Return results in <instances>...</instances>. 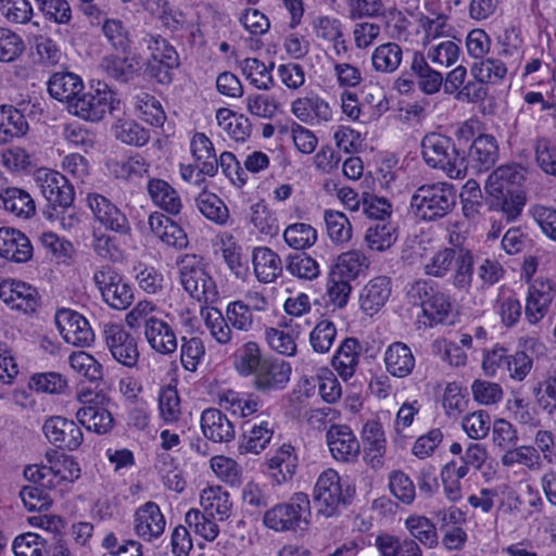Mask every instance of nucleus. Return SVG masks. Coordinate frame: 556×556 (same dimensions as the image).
Listing matches in <instances>:
<instances>
[{
  "label": "nucleus",
  "mask_w": 556,
  "mask_h": 556,
  "mask_svg": "<svg viewBox=\"0 0 556 556\" xmlns=\"http://www.w3.org/2000/svg\"><path fill=\"white\" fill-rule=\"evenodd\" d=\"M475 136L467 125L458 128L455 139L439 132L427 134L421 140V154L428 166L445 172L450 177H462L464 146Z\"/></svg>",
  "instance_id": "f257e3e1"
},
{
  "label": "nucleus",
  "mask_w": 556,
  "mask_h": 556,
  "mask_svg": "<svg viewBox=\"0 0 556 556\" xmlns=\"http://www.w3.org/2000/svg\"><path fill=\"white\" fill-rule=\"evenodd\" d=\"M456 203L457 191L448 182L424 184L410 198L412 212L426 222H434L447 216L453 212Z\"/></svg>",
  "instance_id": "f03ea898"
},
{
  "label": "nucleus",
  "mask_w": 556,
  "mask_h": 556,
  "mask_svg": "<svg viewBox=\"0 0 556 556\" xmlns=\"http://www.w3.org/2000/svg\"><path fill=\"white\" fill-rule=\"evenodd\" d=\"M311 502L308 495L303 492L294 493L289 502L276 504L267 509L263 516L266 528L276 532L307 531L311 523Z\"/></svg>",
  "instance_id": "7ed1b4c3"
},
{
  "label": "nucleus",
  "mask_w": 556,
  "mask_h": 556,
  "mask_svg": "<svg viewBox=\"0 0 556 556\" xmlns=\"http://www.w3.org/2000/svg\"><path fill=\"white\" fill-rule=\"evenodd\" d=\"M354 495L353 485L343 481L336 470L327 469L315 483L313 502L317 514L329 518L339 515L342 507L351 504Z\"/></svg>",
  "instance_id": "20e7f679"
},
{
  "label": "nucleus",
  "mask_w": 556,
  "mask_h": 556,
  "mask_svg": "<svg viewBox=\"0 0 556 556\" xmlns=\"http://www.w3.org/2000/svg\"><path fill=\"white\" fill-rule=\"evenodd\" d=\"M67 111L85 121L98 122L106 112L118 117L123 109L121 99L108 84L98 81L89 91H80L75 101L67 106Z\"/></svg>",
  "instance_id": "39448f33"
},
{
  "label": "nucleus",
  "mask_w": 556,
  "mask_h": 556,
  "mask_svg": "<svg viewBox=\"0 0 556 556\" xmlns=\"http://www.w3.org/2000/svg\"><path fill=\"white\" fill-rule=\"evenodd\" d=\"M143 41L150 51L144 73L155 83L169 86L174 81L175 70L180 66L176 48L161 35L148 34Z\"/></svg>",
  "instance_id": "423d86ee"
},
{
  "label": "nucleus",
  "mask_w": 556,
  "mask_h": 556,
  "mask_svg": "<svg viewBox=\"0 0 556 556\" xmlns=\"http://www.w3.org/2000/svg\"><path fill=\"white\" fill-rule=\"evenodd\" d=\"M180 283L191 298L200 303H214L218 291L213 278L206 273L202 257L185 254L177 260Z\"/></svg>",
  "instance_id": "0eeeda50"
},
{
  "label": "nucleus",
  "mask_w": 556,
  "mask_h": 556,
  "mask_svg": "<svg viewBox=\"0 0 556 556\" xmlns=\"http://www.w3.org/2000/svg\"><path fill=\"white\" fill-rule=\"evenodd\" d=\"M47 465H28L24 469V477L31 483L42 486L56 488L63 481L74 482L80 477V467L73 456L62 455L52 458L47 453Z\"/></svg>",
  "instance_id": "6e6552de"
},
{
  "label": "nucleus",
  "mask_w": 556,
  "mask_h": 556,
  "mask_svg": "<svg viewBox=\"0 0 556 556\" xmlns=\"http://www.w3.org/2000/svg\"><path fill=\"white\" fill-rule=\"evenodd\" d=\"M93 282L101 292L103 301L114 309H126L134 301L131 287L110 265L98 268Z\"/></svg>",
  "instance_id": "1a4fd4ad"
},
{
  "label": "nucleus",
  "mask_w": 556,
  "mask_h": 556,
  "mask_svg": "<svg viewBox=\"0 0 556 556\" xmlns=\"http://www.w3.org/2000/svg\"><path fill=\"white\" fill-rule=\"evenodd\" d=\"M464 162L462 177L468 169L473 173L488 172L494 166L498 157V146L494 136L482 134L471 138L467 146H464Z\"/></svg>",
  "instance_id": "9d476101"
},
{
  "label": "nucleus",
  "mask_w": 556,
  "mask_h": 556,
  "mask_svg": "<svg viewBox=\"0 0 556 556\" xmlns=\"http://www.w3.org/2000/svg\"><path fill=\"white\" fill-rule=\"evenodd\" d=\"M78 400L84 404L76 413L78 422L89 431L98 434H104L112 430L114 418L108 408L103 406L106 400L103 394H94L91 391H85L78 394Z\"/></svg>",
  "instance_id": "9b49d317"
},
{
  "label": "nucleus",
  "mask_w": 556,
  "mask_h": 556,
  "mask_svg": "<svg viewBox=\"0 0 556 556\" xmlns=\"http://www.w3.org/2000/svg\"><path fill=\"white\" fill-rule=\"evenodd\" d=\"M291 374L292 366L289 362L267 356L252 376V384L257 392L269 395L285 390L290 381Z\"/></svg>",
  "instance_id": "f8f14e48"
},
{
  "label": "nucleus",
  "mask_w": 556,
  "mask_h": 556,
  "mask_svg": "<svg viewBox=\"0 0 556 556\" xmlns=\"http://www.w3.org/2000/svg\"><path fill=\"white\" fill-rule=\"evenodd\" d=\"M37 182H39L41 193L56 212V206L65 210L70 208L74 202L75 191L68 179L56 170L41 169L37 173Z\"/></svg>",
  "instance_id": "ddd939ff"
},
{
  "label": "nucleus",
  "mask_w": 556,
  "mask_h": 556,
  "mask_svg": "<svg viewBox=\"0 0 556 556\" xmlns=\"http://www.w3.org/2000/svg\"><path fill=\"white\" fill-rule=\"evenodd\" d=\"M104 338L112 357L117 363L128 368L137 365L140 355L137 340L122 325H105Z\"/></svg>",
  "instance_id": "4468645a"
},
{
  "label": "nucleus",
  "mask_w": 556,
  "mask_h": 556,
  "mask_svg": "<svg viewBox=\"0 0 556 556\" xmlns=\"http://www.w3.org/2000/svg\"><path fill=\"white\" fill-rule=\"evenodd\" d=\"M42 431L48 441L60 450L75 451L84 440L80 427L63 416H51L42 425Z\"/></svg>",
  "instance_id": "2eb2a0df"
},
{
  "label": "nucleus",
  "mask_w": 556,
  "mask_h": 556,
  "mask_svg": "<svg viewBox=\"0 0 556 556\" xmlns=\"http://www.w3.org/2000/svg\"><path fill=\"white\" fill-rule=\"evenodd\" d=\"M89 206L97 220L108 230L119 235H130L131 227L125 213L108 198L94 194L89 198Z\"/></svg>",
  "instance_id": "dca6fc26"
},
{
  "label": "nucleus",
  "mask_w": 556,
  "mask_h": 556,
  "mask_svg": "<svg viewBox=\"0 0 556 556\" xmlns=\"http://www.w3.org/2000/svg\"><path fill=\"white\" fill-rule=\"evenodd\" d=\"M326 441L337 460L353 462L359 454V442L348 425H331Z\"/></svg>",
  "instance_id": "f3484780"
},
{
  "label": "nucleus",
  "mask_w": 556,
  "mask_h": 556,
  "mask_svg": "<svg viewBox=\"0 0 556 556\" xmlns=\"http://www.w3.org/2000/svg\"><path fill=\"white\" fill-rule=\"evenodd\" d=\"M525 179V168L522 166L518 164L503 165L490 174L484 189L488 194L505 193L507 195L525 192L521 189Z\"/></svg>",
  "instance_id": "a211bd4d"
},
{
  "label": "nucleus",
  "mask_w": 556,
  "mask_h": 556,
  "mask_svg": "<svg viewBox=\"0 0 556 556\" xmlns=\"http://www.w3.org/2000/svg\"><path fill=\"white\" fill-rule=\"evenodd\" d=\"M554 299L549 280H534L528 288L525 317L530 324H538L546 315Z\"/></svg>",
  "instance_id": "6ab92c4d"
},
{
  "label": "nucleus",
  "mask_w": 556,
  "mask_h": 556,
  "mask_svg": "<svg viewBox=\"0 0 556 556\" xmlns=\"http://www.w3.org/2000/svg\"><path fill=\"white\" fill-rule=\"evenodd\" d=\"M30 240L22 231L10 228H0V256L14 263H26L33 257Z\"/></svg>",
  "instance_id": "aec40b11"
},
{
  "label": "nucleus",
  "mask_w": 556,
  "mask_h": 556,
  "mask_svg": "<svg viewBox=\"0 0 556 556\" xmlns=\"http://www.w3.org/2000/svg\"><path fill=\"white\" fill-rule=\"evenodd\" d=\"M0 299L12 308L25 313L34 312L38 305V293L31 286L22 281H3L0 283Z\"/></svg>",
  "instance_id": "412c9836"
},
{
  "label": "nucleus",
  "mask_w": 556,
  "mask_h": 556,
  "mask_svg": "<svg viewBox=\"0 0 556 556\" xmlns=\"http://www.w3.org/2000/svg\"><path fill=\"white\" fill-rule=\"evenodd\" d=\"M165 525V518L154 502H147L135 513V531L148 541L159 538L164 532Z\"/></svg>",
  "instance_id": "4be33fe9"
},
{
  "label": "nucleus",
  "mask_w": 556,
  "mask_h": 556,
  "mask_svg": "<svg viewBox=\"0 0 556 556\" xmlns=\"http://www.w3.org/2000/svg\"><path fill=\"white\" fill-rule=\"evenodd\" d=\"M200 422L204 437L214 443L229 442L235 438L233 425L217 408L204 409Z\"/></svg>",
  "instance_id": "5701e85b"
},
{
  "label": "nucleus",
  "mask_w": 556,
  "mask_h": 556,
  "mask_svg": "<svg viewBox=\"0 0 556 556\" xmlns=\"http://www.w3.org/2000/svg\"><path fill=\"white\" fill-rule=\"evenodd\" d=\"M47 86L50 97L66 103V108L75 101L79 92L85 88L83 79L71 72H56L52 74Z\"/></svg>",
  "instance_id": "b1692460"
},
{
  "label": "nucleus",
  "mask_w": 556,
  "mask_h": 556,
  "mask_svg": "<svg viewBox=\"0 0 556 556\" xmlns=\"http://www.w3.org/2000/svg\"><path fill=\"white\" fill-rule=\"evenodd\" d=\"M149 225L154 235L167 245L176 249L188 247V237L186 231L170 217L160 212H154L149 216Z\"/></svg>",
  "instance_id": "393cba45"
},
{
  "label": "nucleus",
  "mask_w": 556,
  "mask_h": 556,
  "mask_svg": "<svg viewBox=\"0 0 556 556\" xmlns=\"http://www.w3.org/2000/svg\"><path fill=\"white\" fill-rule=\"evenodd\" d=\"M146 338L150 346L161 354H172L177 350V338L173 328L162 319L150 316L146 319Z\"/></svg>",
  "instance_id": "a878e982"
},
{
  "label": "nucleus",
  "mask_w": 556,
  "mask_h": 556,
  "mask_svg": "<svg viewBox=\"0 0 556 556\" xmlns=\"http://www.w3.org/2000/svg\"><path fill=\"white\" fill-rule=\"evenodd\" d=\"M391 295V279L387 276L372 278L359 295L361 308L372 316L384 306Z\"/></svg>",
  "instance_id": "bb28decb"
},
{
  "label": "nucleus",
  "mask_w": 556,
  "mask_h": 556,
  "mask_svg": "<svg viewBox=\"0 0 556 556\" xmlns=\"http://www.w3.org/2000/svg\"><path fill=\"white\" fill-rule=\"evenodd\" d=\"M362 346L354 337L345 338L332 357V366L344 380L352 378L359 363Z\"/></svg>",
  "instance_id": "cd10ccee"
},
{
  "label": "nucleus",
  "mask_w": 556,
  "mask_h": 556,
  "mask_svg": "<svg viewBox=\"0 0 556 556\" xmlns=\"http://www.w3.org/2000/svg\"><path fill=\"white\" fill-rule=\"evenodd\" d=\"M252 264L257 280L264 283L275 281L282 273L280 256L266 247L254 248Z\"/></svg>",
  "instance_id": "c85d7f7f"
},
{
  "label": "nucleus",
  "mask_w": 556,
  "mask_h": 556,
  "mask_svg": "<svg viewBox=\"0 0 556 556\" xmlns=\"http://www.w3.org/2000/svg\"><path fill=\"white\" fill-rule=\"evenodd\" d=\"M387 371L397 378H405L415 367V357L410 348L400 341L391 343L384 353Z\"/></svg>",
  "instance_id": "c756f323"
},
{
  "label": "nucleus",
  "mask_w": 556,
  "mask_h": 556,
  "mask_svg": "<svg viewBox=\"0 0 556 556\" xmlns=\"http://www.w3.org/2000/svg\"><path fill=\"white\" fill-rule=\"evenodd\" d=\"M147 190L152 202L166 213L177 215L181 211L180 195L166 180L151 178L148 181Z\"/></svg>",
  "instance_id": "7c9ffc66"
},
{
  "label": "nucleus",
  "mask_w": 556,
  "mask_h": 556,
  "mask_svg": "<svg viewBox=\"0 0 556 556\" xmlns=\"http://www.w3.org/2000/svg\"><path fill=\"white\" fill-rule=\"evenodd\" d=\"M28 131L25 115L13 105H0V144L20 138Z\"/></svg>",
  "instance_id": "2f4dec72"
},
{
  "label": "nucleus",
  "mask_w": 556,
  "mask_h": 556,
  "mask_svg": "<svg viewBox=\"0 0 556 556\" xmlns=\"http://www.w3.org/2000/svg\"><path fill=\"white\" fill-rule=\"evenodd\" d=\"M410 70L416 75L418 86L424 93H437L443 86L442 74L431 68L427 63L425 55L419 51H415L413 54Z\"/></svg>",
  "instance_id": "473e14b6"
},
{
  "label": "nucleus",
  "mask_w": 556,
  "mask_h": 556,
  "mask_svg": "<svg viewBox=\"0 0 556 556\" xmlns=\"http://www.w3.org/2000/svg\"><path fill=\"white\" fill-rule=\"evenodd\" d=\"M268 467L273 470V478L278 484L292 479L298 467V456L294 447L290 444H282L275 455L268 459Z\"/></svg>",
  "instance_id": "72a5a7b5"
},
{
  "label": "nucleus",
  "mask_w": 556,
  "mask_h": 556,
  "mask_svg": "<svg viewBox=\"0 0 556 556\" xmlns=\"http://www.w3.org/2000/svg\"><path fill=\"white\" fill-rule=\"evenodd\" d=\"M1 205L5 211L17 217L29 218L36 212L33 198L28 192L15 187H9L0 192Z\"/></svg>",
  "instance_id": "f704fd0d"
},
{
  "label": "nucleus",
  "mask_w": 556,
  "mask_h": 556,
  "mask_svg": "<svg viewBox=\"0 0 556 556\" xmlns=\"http://www.w3.org/2000/svg\"><path fill=\"white\" fill-rule=\"evenodd\" d=\"M200 502L204 513L211 518L218 516L219 520H226L230 516L232 503L229 500V493L222 486L204 489Z\"/></svg>",
  "instance_id": "c9c22d12"
},
{
  "label": "nucleus",
  "mask_w": 556,
  "mask_h": 556,
  "mask_svg": "<svg viewBox=\"0 0 556 556\" xmlns=\"http://www.w3.org/2000/svg\"><path fill=\"white\" fill-rule=\"evenodd\" d=\"M102 34L111 48L122 55H129L132 40L128 27L118 18L104 20Z\"/></svg>",
  "instance_id": "e433bc0d"
},
{
  "label": "nucleus",
  "mask_w": 556,
  "mask_h": 556,
  "mask_svg": "<svg viewBox=\"0 0 556 556\" xmlns=\"http://www.w3.org/2000/svg\"><path fill=\"white\" fill-rule=\"evenodd\" d=\"M266 357L256 342L249 341L233 353V367L240 376H253Z\"/></svg>",
  "instance_id": "4c0bfd02"
},
{
  "label": "nucleus",
  "mask_w": 556,
  "mask_h": 556,
  "mask_svg": "<svg viewBox=\"0 0 556 556\" xmlns=\"http://www.w3.org/2000/svg\"><path fill=\"white\" fill-rule=\"evenodd\" d=\"M364 266H367L366 256L359 251L352 250L338 256L329 274L333 275V278L351 282L358 277Z\"/></svg>",
  "instance_id": "58836bf2"
},
{
  "label": "nucleus",
  "mask_w": 556,
  "mask_h": 556,
  "mask_svg": "<svg viewBox=\"0 0 556 556\" xmlns=\"http://www.w3.org/2000/svg\"><path fill=\"white\" fill-rule=\"evenodd\" d=\"M271 437L273 430L269 429L267 421H262L260 425L254 424L244 430L238 445L239 453L258 454L266 447Z\"/></svg>",
  "instance_id": "ea45409f"
},
{
  "label": "nucleus",
  "mask_w": 556,
  "mask_h": 556,
  "mask_svg": "<svg viewBox=\"0 0 556 556\" xmlns=\"http://www.w3.org/2000/svg\"><path fill=\"white\" fill-rule=\"evenodd\" d=\"M397 240L396 227L387 220L376 222L368 227L365 241L370 250L384 251Z\"/></svg>",
  "instance_id": "a19ab883"
},
{
  "label": "nucleus",
  "mask_w": 556,
  "mask_h": 556,
  "mask_svg": "<svg viewBox=\"0 0 556 556\" xmlns=\"http://www.w3.org/2000/svg\"><path fill=\"white\" fill-rule=\"evenodd\" d=\"M195 204L199 211L215 224L224 225L229 218L228 207L223 200L205 189L197 197Z\"/></svg>",
  "instance_id": "79ce46f5"
},
{
  "label": "nucleus",
  "mask_w": 556,
  "mask_h": 556,
  "mask_svg": "<svg viewBox=\"0 0 556 556\" xmlns=\"http://www.w3.org/2000/svg\"><path fill=\"white\" fill-rule=\"evenodd\" d=\"M113 126L112 130L117 140L134 146L143 147L150 140V132L134 119H121Z\"/></svg>",
  "instance_id": "37998d69"
},
{
  "label": "nucleus",
  "mask_w": 556,
  "mask_h": 556,
  "mask_svg": "<svg viewBox=\"0 0 556 556\" xmlns=\"http://www.w3.org/2000/svg\"><path fill=\"white\" fill-rule=\"evenodd\" d=\"M242 73L247 76L250 83L260 90H268L274 87V78L271 70L274 62L266 66L264 62L255 58H247L242 61Z\"/></svg>",
  "instance_id": "c03bdc74"
},
{
  "label": "nucleus",
  "mask_w": 556,
  "mask_h": 556,
  "mask_svg": "<svg viewBox=\"0 0 556 556\" xmlns=\"http://www.w3.org/2000/svg\"><path fill=\"white\" fill-rule=\"evenodd\" d=\"M327 233L336 244L346 243L351 240L353 228L346 215L339 211L326 210L324 212Z\"/></svg>",
  "instance_id": "a18cd8bd"
},
{
  "label": "nucleus",
  "mask_w": 556,
  "mask_h": 556,
  "mask_svg": "<svg viewBox=\"0 0 556 556\" xmlns=\"http://www.w3.org/2000/svg\"><path fill=\"white\" fill-rule=\"evenodd\" d=\"M135 109L140 117L154 127L163 126L166 114L161 102L152 94L141 91L135 97Z\"/></svg>",
  "instance_id": "49530a36"
},
{
  "label": "nucleus",
  "mask_w": 556,
  "mask_h": 556,
  "mask_svg": "<svg viewBox=\"0 0 556 556\" xmlns=\"http://www.w3.org/2000/svg\"><path fill=\"white\" fill-rule=\"evenodd\" d=\"M402 56V48L395 42H388L375 49L371 55V63L377 72L392 73L397 70Z\"/></svg>",
  "instance_id": "de8ad7c7"
},
{
  "label": "nucleus",
  "mask_w": 556,
  "mask_h": 556,
  "mask_svg": "<svg viewBox=\"0 0 556 556\" xmlns=\"http://www.w3.org/2000/svg\"><path fill=\"white\" fill-rule=\"evenodd\" d=\"M405 527L409 534L422 545L433 548L439 543V536L434 523L424 516H409L405 520Z\"/></svg>",
  "instance_id": "09e8293b"
},
{
  "label": "nucleus",
  "mask_w": 556,
  "mask_h": 556,
  "mask_svg": "<svg viewBox=\"0 0 556 556\" xmlns=\"http://www.w3.org/2000/svg\"><path fill=\"white\" fill-rule=\"evenodd\" d=\"M507 73L505 64L497 59L488 58L475 62L470 68V74L479 83L496 84L502 80Z\"/></svg>",
  "instance_id": "8fccbe9b"
},
{
  "label": "nucleus",
  "mask_w": 556,
  "mask_h": 556,
  "mask_svg": "<svg viewBox=\"0 0 556 556\" xmlns=\"http://www.w3.org/2000/svg\"><path fill=\"white\" fill-rule=\"evenodd\" d=\"M489 195L492 198L490 203L491 207L502 211L507 222L515 220L521 214L527 201L525 192L507 195L505 193Z\"/></svg>",
  "instance_id": "3c124183"
},
{
  "label": "nucleus",
  "mask_w": 556,
  "mask_h": 556,
  "mask_svg": "<svg viewBox=\"0 0 556 556\" xmlns=\"http://www.w3.org/2000/svg\"><path fill=\"white\" fill-rule=\"evenodd\" d=\"M473 255L470 250L458 249L456 261L454 262L455 273L451 277L453 286L459 290L468 289L473 276Z\"/></svg>",
  "instance_id": "603ef678"
},
{
  "label": "nucleus",
  "mask_w": 556,
  "mask_h": 556,
  "mask_svg": "<svg viewBox=\"0 0 556 556\" xmlns=\"http://www.w3.org/2000/svg\"><path fill=\"white\" fill-rule=\"evenodd\" d=\"M283 239L289 247L295 250H304L316 242L317 231L308 224L295 223L286 228Z\"/></svg>",
  "instance_id": "864d4df0"
},
{
  "label": "nucleus",
  "mask_w": 556,
  "mask_h": 556,
  "mask_svg": "<svg viewBox=\"0 0 556 556\" xmlns=\"http://www.w3.org/2000/svg\"><path fill=\"white\" fill-rule=\"evenodd\" d=\"M452 308L453 304L450 295L438 290L434 295H432L430 302L425 305L422 313L424 316L429 319L430 325L451 324L452 321L448 320V318L452 313Z\"/></svg>",
  "instance_id": "5fc2aeb1"
},
{
  "label": "nucleus",
  "mask_w": 556,
  "mask_h": 556,
  "mask_svg": "<svg viewBox=\"0 0 556 556\" xmlns=\"http://www.w3.org/2000/svg\"><path fill=\"white\" fill-rule=\"evenodd\" d=\"M47 543L48 539L26 532L14 539L12 549L15 556H47Z\"/></svg>",
  "instance_id": "6e6d98bb"
},
{
  "label": "nucleus",
  "mask_w": 556,
  "mask_h": 556,
  "mask_svg": "<svg viewBox=\"0 0 556 556\" xmlns=\"http://www.w3.org/2000/svg\"><path fill=\"white\" fill-rule=\"evenodd\" d=\"M49 490H52V488L33 483L31 485H25L21 489L20 497L29 511L48 510L52 505V500L48 492Z\"/></svg>",
  "instance_id": "4d7b16f0"
},
{
  "label": "nucleus",
  "mask_w": 556,
  "mask_h": 556,
  "mask_svg": "<svg viewBox=\"0 0 556 556\" xmlns=\"http://www.w3.org/2000/svg\"><path fill=\"white\" fill-rule=\"evenodd\" d=\"M100 66L109 77L119 83H127L134 76V65L129 62L128 55H105L102 58Z\"/></svg>",
  "instance_id": "13d9d810"
},
{
  "label": "nucleus",
  "mask_w": 556,
  "mask_h": 556,
  "mask_svg": "<svg viewBox=\"0 0 556 556\" xmlns=\"http://www.w3.org/2000/svg\"><path fill=\"white\" fill-rule=\"evenodd\" d=\"M45 18L58 25H68L72 21V8L67 0H36Z\"/></svg>",
  "instance_id": "bf43d9fd"
},
{
  "label": "nucleus",
  "mask_w": 556,
  "mask_h": 556,
  "mask_svg": "<svg viewBox=\"0 0 556 556\" xmlns=\"http://www.w3.org/2000/svg\"><path fill=\"white\" fill-rule=\"evenodd\" d=\"M337 336V328L330 320H320L309 333V343L316 353L329 352Z\"/></svg>",
  "instance_id": "052dcab7"
},
{
  "label": "nucleus",
  "mask_w": 556,
  "mask_h": 556,
  "mask_svg": "<svg viewBox=\"0 0 556 556\" xmlns=\"http://www.w3.org/2000/svg\"><path fill=\"white\" fill-rule=\"evenodd\" d=\"M29 388L37 392L61 394L65 392L67 381L55 371L35 374L30 378Z\"/></svg>",
  "instance_id": "680f3d73"
},
{
  "label": "nucleus",
  "mask_w": 556,
  "mask_h": 556,
  "mask_svg": "<svg viewBox=\"0 0 556 556\" xmlns=\"http://www.w3.org/2000/svg\"><path fill=\"white\" fill-rule=\"evenodd\" d=\"M287 270L299 278L312 280L319 274L317 262L306 253H295L287 258Z\"/></svg>",
  "instance_id": "e2e57ef3"
},
{
  "label": "nucleus",
  "mask_w": 556,
  "mask_h": 556,
  "mask_svg": "<svg viewBox=\"0 0 556 556\" xmlns=\"http://www.w3.org/2000/svg\"><path fill=\"white\" fill-rule=\"evenodd\" d=\"M0 13L10 23L26 24L33 16L28 0H0Z\"/></svg>",
  "instance_id": "0e129e2a"
},
{
  "label": "nucleus",
  "mask_w": 556,
  "mask_h": 556,
  "mask_svg": "<svg viewBox=\"0 0 556 556\" xmlns=\"http://www.w3.org/2000/svg\"><path fill=\"white\" fill-rule=\"evenodd\" d=\"M458 250L444 248L437 252L425 266V273L433 277H444L454 266Z\"/></svg>",
  "instance_id": "69168bd1"
},
{
  "label": "nucleus",
  "mask_w": 556,
  "mask_h": 556,
  "mask_svg": "<svg viewBox=\"0 0 556 556\" xmlns=\"http://www.w3.org/2000/svg\"><path fill=\"white\" fill-rule=\"evenodd\" d=\"M391 493L404 504H412L416 496L415 484L403 471H393L389 478Z\"/></svg>",
  "instance_id": "338daca9"
},
{
  "label": "nucleus",
  "mask_w": 556,
  "mask_h": 556,
  "mask_svg": "<svg viewBox=\"0 0 556 556\" xmlns=\"http://www.w3.org/2000/svg\"><path fill=\"white\" fill-rule=\"evenodd\" d=\"M65 342L74 346H89L94 340L93 331L89 321L80 314L71 329H66L63 336Z\"/></svg>",
  "instance_id": "774afa93"
}]
</instances>
